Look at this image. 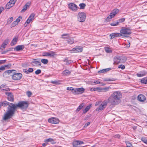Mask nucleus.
I'll return each instance as SVG.
<instances>
[{
	"mask_svg": "<svg viewBox=\"0 0 147 147\" xmlns=\"http://www.w3.org/2000/svg\"><path fill=\"white\" fill-rule=\"evenodd\" d=\"M24 48V45H19L16 46L14 48V50L17 51H21Z\"/></svg>",
	"mask_w": 147,
	"mask_h": 147,
	"instance_id": "obj_20",
	"label": "nucleus"
},
{
	"mask_svg": "<svg viewBox=\"0 0 147 147\" xmlns=\"http://www.w3.org/2000/svg\"><path fill=\"white\" fill-rule=\"evenodd\" d=\"M29 104L26 101H19L17 104H14L13 109V115L15 111L18 108H19L21 109H27L28 107Z\"/></svg>",
	"mask_w": 147,
	"mask_h": 147,
	"instance_id": "obj_2",
	"label": "nucleus"
},
{
	"mask_svg": "<svg viewBox=\"0 0 147 147\" xmlns=\"http://www.w3.org/2000/svg\"><path fill=\"white\" fill-rule=\"evenodd\" d=\"M120 34H123L125 35L122 36V38H123L124 37H127L128 36L126 35H129L131 34V29L129 28L123 27L122 29L120 31Z\"/></svg>",
	"mask_w": 147,
	"mask_h": 147,
	"instance_id": "obj_3",
	"label": "nucleus"
},
{
	"mask_svg": "<svg viewBox=\"0 0 147 147\" xmlns=\"http://www.w3.org/2000/svg\"><path fill=\"white\" fill-rule=\"evenodd\" d=\"M41 71L40 69H37L35 72V74L36 75H38L41 73Z\"/></svg>",
	"mask_w": 147,
	"mask_h": 147,
	"instance_id": "obj_51",
	"label": "nucleus"
},
{
	"mask_svg": "<svg viewBox=\"0 0 147 147\" xmlns=\"http://www.w3.org/2000/svg\"><path fill=\"white\" fill-rule=\"evenodd\" d=\"M5 68L7 69L10 67L11 66V64H8V65H4Z\"/></svg>",
	"mask_w": 147,
	"mask_h": 147,
	"instance_id": "obj_53",
	"label": "nucleus"
},
{
	"mask_svg": "<svg viewBox=\"0 0 147 147\" xmlns=\"http://www.w3.org/2000/svg\"><path fill=\"white\" fill-rule=\"evenodd\" d=\"M67 90H71L72 91V93L74 94L75 93V92H74V91L75 90V88H74L72 87H68L67 88Z\"/></svg>",
	"mask_w": 147,
	"mask_h": 147,
	"instance_id": "obj_39",
	"label": "nucleus"
},
{
	"mask_svg": "<svg viewBox=\"0 0 147 147\" xmlns=\"http://www.w3.org/2000/svg\"><path fill=\"white\" fill-rule=\"evenodd\" d=\"M83 50V47L81 46H76L73 48L69 51L70 53H80L82 52Z\"/></svg>",
	"mask_w": 147,
	"mask_h": 147,
	"instance_id": "obj_9",
	"label": "nucleus"
},
{
	"mask_svg": "<svg viewBox=\"0 0 147 147\" xmlns=\"http://www.w3.org/2000/svg\"><path fill=\"white\" fill-rule=\"evenodd\" d=\"M83 144L84 142H83L77 140L74 142L73 144L74 147H78V146Z\"/></svg>",
	"mask_w": 147,
	"mask_h": 147,
	"instance_id": "obj_19",
	"label": "nucleus"
},
{
	"mask_svg": "<svg viewBox=\"0 0 147 147\" xmlns=\"http://www.w3.org/2000/svg\"><path fill=\"white\" fill-rule=\"evenodd\" d=\"M107 102L112 105H117L119 104L121 101L113 97L112 96H110L108 98Z\"/></svg>",
	"mask_w": 147,
	"mask_h": 147,
	"instance_id": "obj_4",
	"label": "nucleus"
},
{
	"mask_svg": "<svg viewBox=\"0 0 147 147\" xmlns=\"http://www.w3.org/2000/svg\"><path fill=\"white\" fill-rule=\"evenodd\" d=\"M0 104L1 106H2L3 107H6L8 106L7 110L4 114L3 117V120L6 121L7 120L12 118L13 116L14 104L9 102L7 101H4L1 102Z\"/></svg>",
	"mask_w": 147,
	"mask_h": 147,
	"instance_id": "obj_1",
	"label": "nucleus"
},
{
	"mask_svg": "<svg viewBox=\"0 0 147 147\" xmlns=\"http://www.w3.org/2000/svg\"><path fill=\"white\" fill-rule=\"evenodd\" d=\"M17 38H15L12 40L10 44L11 46L14 45L16 44L17 41Z\"/></svg>",
	"mask_w": 147,
	"mask_h": 147,
	"instance_id": "obj_26",
	"label": "nucleus"
},
{
	"mask_svg": "<svg viewBox=\"0 0 147 147\" xmlns=\"http://www.w3.org/2000/svg\"><path fill=\"white\" fill-rule=\"evenodd\" d=\"M27 7L25 5L23 7V9L21 11V13H22L24 12L25 11H26L27 9Z\"/></svg>",
	"mask_w": 147,
	"mask_h": 147,
	"instance_id": "obj_45",
	"label": "nucleus"
},
{
	"mask_svg": "<svg viewBox=\"0 0 147 147\" xmlns=\"http://www.w3.org/2000/svg\"><path fill=\"white\" fill-rule=\"evenodd\" d=\"M118 68L122 69H124L125 68V66L123 65H120L118 66Z\"/></svg>",
	"mask_w": 147,
	"mask_h": 147,
	"instance_id": "obj_43",
	"label": "nucleus"
},
{
	"mask_svg": "<svg viewBox=\"0 0 147 147\" xmlns=\"http://www.w3.org/2000/svg\"><path fill=\"white\" fill-rule=\"evenodd\" d=\"M108 102L107 100H105L102 102L101 105L99 106L98 108L96 109V111H102L104 109L106 106Z\"/></svg>",
	"mask_w": 147,
	"mask_h": 147,
	"instance_id": "obj_10",
	"label": "nucleus"
},
{
	"mask_svg": "<svg viewBox=\"0 0 147 147\" xmlns=\"http://www.w3.org/2000/svg\"><path fill=\"white\" fill-rule=\"evenodd\" d=\"M18 24V23H17L16 21L13 22L11 25V27H14L16 25H17Z\"/></svg>",
	"mask_w": 147,
	"mask_h": 147,
	"instance_id": "obj_46",
	"label": "nucleus"
},
{
	"mask_svg": "<svg viewBox=\"0 0 147 147\" xmlns=\"http://www.w3.org/2000/svg\"><path fill=\"white\" fill-rule=\"evenodd\" d=\"M111 68H107L105 69H103L98 71V73L99 74H101L107 72L108 71L111 70Z\"/></svg>",
	"mask_w": 147,
	"mask_h": 147,
	"instance_id": "obj_25",
	"label": "nucleus"
},
{
	"mask_svg": "<svg viewBox=\"0 0 147 147\" xmlns=\"http://www.w3.org/2000/svg\"><path fill=\"white\" fill-rule=\"evenodd\" d=\"M45 141L47 142H50L52 144H55V142L54 141V140L51 138H49L45 140Z\"/></svg>",
	"mask_w": 147,
	"mask_h": 147,
	"instance_id": "obj_28",
	"label": "nucleus"
},
{
	"mask_svg": "<svg viewBox=\"0 0 147 147\" xmlns=\"http://www.w3.org/2000/svg\"><path fill=\"white\" fill-rule=\"evenodd\" d=\"M13 71H15V70H7L6 71H5L4 72V74H6V73H7L8 74H11V73Z\"/></svg>",
	"mask_w": 147,
	"mask_h": 147,
	"instance_id": "obj_44",
	"label": "nucleus"
},
{
	"mask_svg": "<svg viewBox=\"0 0 147 147\" xmlns=\"http://www.w3.org/2000/svg\"><path fill=\"white\" fill-rule=\"evenodd\" d=\"M122 35L121 34L118 33H114L111 34H110V36H111V39H112L115 37H119L121 36Z\"/></svg>",
	"mask_w": 147,
	"mask_h": 147,
	"instance_id": "obj_17",
	"label": "nucleus"
},
{
	"mask_svg": "<svg viewBox=\"0 0 147 147\" xmlns=\"http://www.w3.org/2000/svg\"><path fill=\"white\" fill-rule=\"evenodd\" d=\"M35 16V14L34 13H32L30 15L26 22L27 24L30 23V22L34 19Z\"/></svg>",
	"mask_w": 147,
	"mask_h": 147,
	"instance_id": "obj_18",
	"label": "nucleus"
},
{
	"mask_svg": "<svg viewBox=\"0 0 147 147\" xmlns=\"http://www.w3.org/2000/svg\"><path fill=\"white\" fill-rule=\"evenodd\" d=\"M26 94L28 97H30L32 95V93L30 91H28L27 92Z\"/></svg>",
	"mask_w": 147,
	"mask_h": 147,
	"instance_id": "obj_49",
	"label": "nucleus"
},
{
	"mask_svg": "<svg viewBox=\"0 0 147 147\" xmlns=\"http://www.w3.org/2000/svg\"><path fill=\"white\" fill-rule=\"evenodd\" d=\"M6 61V60H0V64H2L4 63Z\"/></svg>",
	"mask_w": 147,
	"mask_h": 147,
	"instance_id": "obj_62",
	"label": "nucleus"
},
{
	"mask_svg": "<svg viewBox=\"0 0 147 147\" xmlns=\"http://www.w3.org/2000/svg\"><path fill=\"white\" fill-rule=\"evenodd\" d=\"M9 42V40L8 39L5 40L3 43L0 49H3L5 48L6 46L7 45L8 43Z\"/></svg>",
	"mask_w": 147,
	"mask_h": 147,
	"instance_id": "obj_22",
	"label": "nucleus"
},
{
	"mask_svg": "<svg viewBox=\"0 0 147 147\" xmlns=\"http://www.w3.org/2000/svg\"><path fill=\"white\" fill-rule=\"evenodd\" d=\"M55 54V53L53 51H50L48 52V56L51 57H53Z\"/></svg>",
	"mask_w": 147,
	"mask_h": 147,
	"instance_id": "obj_31",
	"label": "nucleus"
},
{
	"mask_svg": "<svg viewBox=\"0 0 147 147\" xmlns=\"http://www.w3.org/2000/svg\"><path fill=\"white\" fill-rule=\"evenodd\" d=\"M119 22L118 21H117V22H113L111 23L110 24L111 25V26H116L117 25H118L119 24Z\"/></svg>",
	"mask_w": 147,
	"mask_h": 147,
	"instance_id": "obj_41",
	"label": "nucleus"
},
{
	"mask_svg": "<svg viewBox=\"0 0 147 147\" xmlns=\"http://www.w3.org/2000/svg\"><path fill=\"white\" fill-rule=\"evenodd\" d=\"M137 75L138 77H141L144 76V74H137Z\"/></svg>",
	"mask_w": 147,
	"mask_h": 147,
	"instance_id": "obj_60",
	"label": "nucleus"
},
{
	"mask_svg": "<svg viewBox=\"0 0 147 147\" xmlns=\"http://www.w3.org/2000/svg\"><path fill=\"white\" fill-rule=\"evenodd\" d=\"M137 98L139 101L141 102L144 101L146 99L145 96L142 94L139 95L138 96Z\"/></svg>",
	"mask_w": 147,
	"mask_h": 147,
	"instance_id": "obj_16",
	"label": "nucleus"
},
{
	"mask_svg": "<svg viewBox=\"0 0 147 147\" xmlns=\"http://www.w3.org/2000/svg\"><path fill=\"white\" fill-rule=\"evenodd\" d=\"M110 89H111V88L109 86L103 88L100 87V92H107Z\"/></svg>",
	"mask_w": 147,
	"mask_h": 147,
	"instance_id": "obj_23",
	"label": "nucleus"
},
{
	"mask_svg": "<svg viewBox=\"0 0 147 147\" xmlns=\"http://www.w3.org/2000/svg\"><path fill=\"white\" fill-rule=\"evenodd\" d=\"M65 61L66 62V63L67 65L71 63L72 62V61H68L67 59H65L64 61Z\"/></svg>",
	"mask_w": 147,
	"mask_h": 147,
	"instance_id": "obj_56",
	"label": "nucleus"
},
{
	"mask_svg": "<svg viewBox=\"0 0 147 147\" xmlns=\"http://www.w3.org/2000/svg\"><path fill=\"white\" fill-rule=\"evenodd\" d=\"M125 20V19L124 18H122L120 19H119V20L117 21L119 22H124Z\"/></svg>",
	"mask_w": 147,
	"mask_h": 147,
	"instance_id": "obj_57",
	"label": "nucleus"
},
{
	"mask_svg": "<svg viewBox=\"0 0 147 147\" xmlns=\"http://www.w3.org/2000/svg\"><path fill=\"white\" fill-rule=\"evenodd\" d=\"M74 42V40L73 38L67 40L68 43L70 44H72Z\"/></svg>",
	"mask_w": 147,
	"mask_h": 147,
	"instance_id": "obj_38",
	"label": "nucleus"
},
{
	"mask_svg": "<svg viewBox=\"0 0 147 147\" xmlns=\"http://www.w3.org/2000/svg\"><path fill=\"white\" fill-rule=\"evenodd\" d=\"M114 64H118L120 63V56H117L115 57L113 59Z\"/></svg>",
	"mask_w": 147,
	"mask_h": 147,
	"instance_id": "obj_21",
	"label": "nucleus"
},
{
	"mask_svg": "<svg viewBox=\"0 0 147 147\" xmlns=\"http://www.w3.org/2000/svg\"><path fill=\"white\" fill-rule=\"evenodd\" d=\"M48 121L49 123L54 124H57L59 123V121L57 119L53 117L49 119H48Z\"/></svg>",
	"mask_w": 147,
	"mask_h": 147,
	"instance_id": "obj_13",
	"label": "nucleus"
},
{
	"mask_svg": "<svg viewBox=\"0 0 147 147\" xmlns=\"http://www.w3.org/2000/svg\"><path fill=\"white\" fill-rule=\"evenodd\" d=\"M37 59H34L31 64L34 66H41V63L39 61H37Z\"/></svg>",
	"mask_w": 147,
	"mask_h": 147,
	"instance_id": "obj_15",
	"label": "nucleus"
},
{
	"mask_svg": "<svg viewBox=\"0 0 147 147\" xmlns=\"http://www.w3.org/2000/svg\"><path fill=\"white\" fill-rule=\"evenodd\" d=\"M86 14L83 12H80L78 14V20L81 22H84L86 19Z\"/></svg>",
	"mask_w": 147,
	"mask_h": 147,
	"instance_id": "obj_6",
	"label": "nucleus"
},
{
	"mask_svg": "<svg viewBox=\"0 0 147 147\" xmlns=\"http://www.w3.org/2000/svg\"><path fill=\"white\" fill-rule=\"evenodd\" d=\"M13 6V4H11L8 2L6 5V9H9Z\"/></svg>",
	"mask_w": 147,
	"mask_h": 147,
	"instance_id": "obj_34",
	"label": "nucleus"
},
{
	"mask_svg": "<svg viewBox=\"0 0 147 147\" xmlns=\"http://www.w3.org/2000/svg\"><path fill=\"white\" fill-rule=\"evenodd\" d=\"M90 124V122H87V123H86L84 125V127H87Z\"/></svg>",
	"mask_w": 147,
	"mask_h": 147,
	"instance_id": "obj_63",
	"label": "nucleus"
},
{
	"mask_svg": "<svg viewBox=\"0 0 147 147\" xmlns=\"http://www.w3.org/2000/svg\"><path fill=\"white\" fill-rule=\"evenodd\" d=\"M5 94L7 96L8 100L11 102H13L14 101V98L13 95L11 92H6Z\"/></svg>",
	"mask_w": 147,
	"mask_h": 147,
	"instance_id": "obj_12",
	"label": "nucleus"
},
{
	"mask_svg": "<svg viewBox=\"0 0 147 147\" xmlns=\"http://www.w3.org/2000/svg\"><path fill=\"white\" fill-rule=\"evenodd\" d=\"M105 51L108 53H111L112 52V51L109 49V48H106L105 49Z\"/></svg>",
	"mask_w": 147,
	"mask_h": 147,
	"instance_id": "obj_55",
	"label": "nucleus"
},
{
	"mask_svg": "<svg viewBox=\"0 0 147 147\" xmlns=\"http://www.w3.org/2000/svg\"><path fill=\"white\" fill-rule=\"evenodd\" d=\"M126 144L127 145L126 147H132L131 144L128 141L126 142Z\"/></svg>",
	"mask_w": 147,
	"mask_h": 147,
	"instance_id": "obj_42",
	"label": "nucleus"
},
{
	"mask_svg": "<svg viewBox=\"0 0 147 147\" xmlns=\"http://www.w3.org/2000/svg\"><path fill=\"white\" fill-rule=\"evenodd\" d=\"M5 69V68L4 66H1L0 67V72L1 71L4 70Z\"/></svg>",
	"mask_w": 147,
	"mask_h": 147,
	"instance_id": "obj_59",
	"label": "nucleus"
},
{
	"mask_svg": "<svg viewBox=\"0 0 147 147\" xmlns=\"http://www.w3.org/2000/svg\"><path fill=\"white\" fill-rule=\"evenodd\" d=\"M68 6L70 9L74 11H76L78 8L77 6L76 5L73 3L69 4Z\"/></svg>",
	"mask_w": 147,
	"mask_h": 147,
	"instance_id": "obj_14",
	"label": "nucleus"
},
{
	"mask_svg": "<svg viewBox=\"0 0 147 147\" xmlns=\"http://www.w3.org/2000/svg\"><path fill=\"white\" fill-rule=\"evenodd\" d=\"M62 36L63 38H70L69 34H63L62 35Z\"/></svg>",
	"mask_w": 147,
	"mask_h": 147,
	"instance_id": "obj_32",
	"label": "nucleus"
},
{
	"mask_svg": "<svg viewBox=\"0 0 147 147\" xmlns=\"http://www.w3.org/2000/svg\"><path fill=\"white\" fill-rule=\"evenodd\" d=\"M79 6L80 7V9H84V8L86 6V5L85 3H82L80 4Z\"/></svg>",
	"mask_w": 147,
	"mask_h": 147,
	"instance_id": "obj_35",
	"label": "nucleus"
},
{
	"mask_svg": "<svg viewBox=\"0 0 147 147\" xmlns=\"http://www.w3.org/2000/svg\"><path fill=\"white\" fill-rule=\"evenodd\" d=\"M84 105V103H82L81 104L76 111V112L78 113L79 111L83 107Z\"/></svg>",
	"mask_w": 147,
	"mask_h": 147,
	"instance_id": "obj_27",
	"label": "nucleus"
},
{
	"mask_svg": "<svg viewBox=\"0 0 147 147\" xmlns=\"http://www.w3.org/2000/svg\"><path fill=\"white\" fill-rule=\"evenodd\" d=\"M41 62L44 64H47L48 62V60L47 59H42L41 60Z\"/></svg>",
	"mask_w": 147,
	"mask_h": 147,
	"instance_id": "obj_33",
	"label": "nucleus"
},
{
	"mask_svg": "<svg viewBox=\"0 0 147 147\" xmlns=\"http://www.w3.org/2000/svg\"><path fill=\"white\" fill-rule=\"evenodd\" d=\"M22 19V17L21 16H19L18 18H17L16 20V21L18 23L19 22L20 20V19Z\"/></svg>",
	"mask_w": 147,
	"mask_h": 147,
	"instance_id": "obj_54",
	"label": "nucleus"
},
{
	"mask_svg": "<svg viewBox=\"0 0 147 147\" xmlns=\"http://www.w3.org/2000/svg\"><path fill=\"white\" fill-rule=\"evenodd\" d=\"M91 107V105L87 106L86 108L84 110L83 113H86L90 109Z\"/></svg>",
	"mask_w": 147,
	"mask_h": 147,
	"instance_id": "obj_29",
	"label": "nucleus"
},
{
	"mask_svg": "<svg viewBox=\"0 0 147 147\" xmlns=\"http://www.w3.org/2000/svg\"><path fill=\"white\" fill-rule=\"evenodd\" d=\"M43 56H48V52H43L42 53Z\"/></svg>",
	"mask_w": 147,
	"mask_h": 147,
	"instance_id": "obj_52",
	"label": "nucleus"
},
{
	"mask_svg": "<svg viewBox=\"0 0 147 147\" xmlns=\"http://www.w3.org/2000/svg\"><path fill=\"white\" fill-rule=\"evenodd\" d=\"M64 75H67L69 74L70 73V71L68 70H65L63 72Z\"/></svg>",
	"mask_w": 147,
	"mask_h": 147,
	"instance_id": "obj_37",
	"label": "nucleus"
},
{
	"mask_svg": "<svg viewBox=\"0 0 147 147\" xmlns=\"http://www.w3.org/2000/svg\"><path fill=\"white\" fill-rule=\"evenodd\" d=\"M28 73L32 72L33 71V69L32 68H29L28 70Z\"/></svg>",
	"mask_w": 147,
	"mask_h": 147,
	"instance_id": "obj_58",
	"label": "nucleus"
},
{
	"mask_svg": "<svg viewBox=\"0 0 147 147\" xmlns=\"http://www.w3.org/2000/svg\"><path fill=\"white\" fill-rule=\"evenodd\" d=\"M22 77V74L20 73H16L13 72L12 75V78L14 80H19L21 79Z\"/></svg>",
	"mask_w": 147,
	"mask_h": 147,
	"instance_id": "obj_7",
	"label": "nucleus"
},
{
	"mask_svg": "<svg viewBox=\"0 0 147 147\" xmlns=\"http://www.w3.org/2000/svg\"><path fill=\"white\" fill-rule=\"evenodd\" d=\"M141 140L144 143L147 144V140L145 138H142L141 139Z\"/></svg>",
	"mask_w": 147,
	"mask_h": 147,
	"instance_id": "obj_48",
	"label": "nucleus"
},
{
	"mask_svg": "<svg viewBox=\"0 0 147 147\" xmlns=\"http://www.w3.org/2000/svg\"><path fill=\"white\" fill-rule=\"evenodd\" d=\"M127 60V58L125 56H120V63H124Z\"/></svg>",
	"mask_w": 147,
	"mask_h": 147,
	"instance_id": "obj_24",
	"label": "nucleus"
},
{
	"mask_svg": "<svg viewBox=\"0 0 147 147\" xmlns=\"http://www.w3.org/2000/svg\"><path fill=\"white\" fill-rule=\"evenodd\" d=\"M23 71L26 74H29L28 70L26 69H23Z\"/></svg>",
	"mask_w": 147,
	"mask_h": 147,
	"instance_id": "obj_64",
	"label": "nucleus"
},
{
	"mask_svg": "<svg viewBox=\"0 0 147 147\" xmlns=\"http://www.w3.org/2000/svg\"><path fill=\"white\" fill-rule=\"evenodd\" d=\"M16 1V0H10L9 2L11 4H13V6Z\"/></svg>",
	"mask_w": 147,
	"mask_h": 147,
	"instance_id": "obj_47",
	"label": "nucleus"
},
{
	"mask_svg": "<svg viewBox=\"0 0 147 147\" xmlns=\"http://www.w3.org/2000/svg\"><path fill=\"white\" fill-rule=\"evenodd\" d=\"M85 91V89L83 88H75V94H79L84 93Z\"/></svg>",
	"mask_w": 147,
	"mask_h": 147,
	"instance_id": "obj_11",
	"label": "nucleus"
},
{
	"mask_svg": "<svg viewBox=\"0 0 147 147\" xmlns=\"http://www.w3.org/2000/svg\"><path fill=\"white\" fill-rule=\"evenodd\" d=\"M1 90L3 91H9L10 90V89L9 88H7L6 89H3Z\"/></svg>",
	"mask_w": 147,
	"mask_h": 147,
	"instance_id": "obj_61",
	"label": "nucleus"
},
{
	"mask_svg": "<svg viewBox=\"0 0 147 147\" xmlns=\"http://www.w3.org/2000/svg\"><path fill=\"white\" fill-rule=\"evenodd\" d=\"M119 10L117 9L113 10L110 15L106 18V20L108 22L111 19L113 18L119 12Z\"/></svg>",
	"mask_w": 147,
	"mask_h": 147,
	"instance_id": "obj_5",
	"label": "nucleus"
},
{
	"mask_svg": "<svg viewBox=\"0 0 147 147\" xmlns=\"http://www.w3.org/2000/svg\"><path fill=\"white\" fill-rule=\"evenodd\" d=\"M90 90L91 91H95L96 90L100 92V87H97L96 88H92L90 89Z\"/></svg>",
	"mask_w": 147,
	"mask_h": 147,
	"instance_id": "obj_40",
	"label": "nucleus"
},
{
	"mask_svg": "<svg viewBox=\"0 0 147 147\" xmlns=\"http://www.w3.org/2000/svg\"><path fill=\"white\" fill-rule=\"evenodd\" d=\"M111 96L119 100H121V98L122 97V94L119 91L114 92Z\"/></svg>",
	"mask_w": 147,
	"mask_h": 147,
	"instance_id": "obj_8",
	"label": "nucleus"
},
{
	"mask_svg": "<svg viewBox=\"0 0 147 147\" xmlns=\"http://www.w3.org/2000/svg\"><path fill=\"white\" fill-rule=\"evenodd\" d=\"M142 83L147 84V78H142L140 81Z\"/></svg>",
	"mask_w": 147,
	"mask_h": 147,
	"instance_id": "obj_30",
	"label": "nucleus"
},
{
	"mask_svg": "<svg viewBox=\"0 0 147 147\" xmlns=\"http://www.w3.org/2000/svg\"><path fill=\"white\" fill-rule=\"evenodd\" d=\"M13 20V18L11 17L8 19L7 22L9 24Z\"/></svg>",
	"mask_w": 147,
	"mask_h": 147,
	"instance_id": "obj_50",
	"label": "nucleus"
},
{
	"mask_svg": "<svg viewBox=\"0 0 147 147\" xmlns=\"http://www.w3.org/2000/svg\"><path fill=\"white\" fill-rule=\"evenodd\" d=\"M104 81H114V78L111 79L110 78H104L103 80Z\"/></svg>",
	"mask_w": 147,
	"mask_h": 147,
	"instance_id": "obj_36",
	"label": "nucleus"
}]
</instances>
